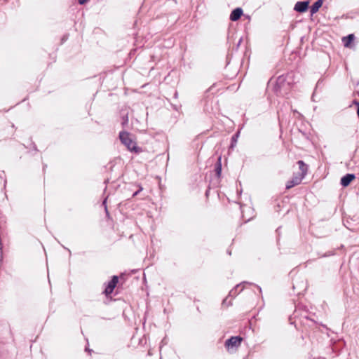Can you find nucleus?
Wrapping results in <instances>:
<instances>
[{
    "label": "nucleus",
    "mask_w": 359,
    "mask_h": 359,
    "mask_svg": "<svg viewBox=\"0 0 359 359\" xmlns=\"http://www.w3.org/2000/svg\"><path fill=\"white\" fill-rule=\"evenodd\" d=\"M247 283L244 282L241 284H238L236 286H235L234 288H233L230 292H229V296L234 297L236 295H238L240 292H241L244 288L243 284H246Z\"/></svg>",
    "instance_id": "7"
},
{
    "label": "nucleus",
    "mask_w": 359,
    "mask_h": 359,
    "mask_svg": "<svg viewBox=\"0 0 359 359\" xmlns=\"http://www.w3.org/2000/svg\"><path fill=\"white\" fill-rule=\"evenodd\" d=\"M353 39H354L353 34H349L348 36L344 37L343 41H344V46L348 47L350 46L351 43L353 41Z\"/></svg>",
    "instance_id": "11"
},
{
    "label": "nucleus",
    "mask_w": 359,
    "mask_h": 359,
    "mask_svg": "<svg viewBox=\"0 0 359 359\" xmlns=\"http://www.w3.org/2000/svg\"><path fill=\"white\" fill-rule=\"evenodd\" d=\"M117 283H118V277L114 276L112 280H111V282L109 283L107 288L105 289V291H104L105 294H111L113 292L114 287H116Z\"/></svg>",
    "instance_id": "6"
},
{
    "label": "nucleus",
    "mask_w": 359,
    "mask_h": 359,
    "mask_svg": "<svg viewBox=\"0 0 359 359\" xmlns=\"http://www.w3.org/2000/svg\"><path fill=\"white\" fill-rule=\"evenodd\" d=\"M303 179L304 178H302V177H300L298 175H294L290 180L287 181L286 184V189H290L293 187L299 184Z\"/></svg>",
    "instance_id": "3"
},
{
    "label": "nucleus",
    "mask_w": 359,
    "mask_h": 359,
    "mask_svg": "<svg viewBox=\"0 0 359 359\" xmlns=\"http://www.w3.org/2000/svg\"><path fill=\"white\" fill-rule=\"evenodd\" d=\"M243 340V338L240 336L231 337L226 341V348L229 351L237 349L240 346Z\"/></svg>",
    "instance_id": "2"
},
{
    "label": "nucleus",
    "mask_w": 359,
    "mask_h": 359,
    "mask_svg": "<svg viewBox=\"0 0 359 359\" xmlns=\"http://www.w3.org/2000/svg\"><path fill=\"white\" fill-rule=\"evenodd\" d=\"M308 6L309 1H298L296 3L294 9L297 12L303 13L307 10Z\"/></svg>",
    "instance_id": "4"
},
{
    "label": "nucleus",
    "mask_w": 359,
    "mask_h": 359,
    "mask_svg": "<svg viewBox=\"0 0 359 359\" xmlns=\"http://www.w3.org/2000/svg\"><path fill=\"white\" fill-rule=\"evenodd\" d=\"M323 3V0H318L316 1L311 8V15H313L314 13H317L319 10V8L322 6Z\"/></svg>",
    "instance_id": "10"
},
{
    "label": "nucleus",
    "mask_w": 359,
    "mask_h": 359,
    "mask_svg": "<svg viewBox=\"0 0 359 359\" xmlns=\"http://www.w3.org/2000/svg\"><path fill=\"white\" fill-rule=\"evenodd\" d=\"M218 161H219V165H218L217 168L216 169V171H217V175L220 176L221 173H222V164H221V156L219 157Z\"/></svg>",
    "instance_id": "13"
},
{
    "label": "nucleus",
    "mask_w": 359,
    "mask_h": 359,
    "mask_svg": "<svg viewBox=\"0 0 359 359\" xmlns=\"http://www.w3.org/2000/svg\"><path fill=\"white\" fill-rule=\"evenodd\" d=\"M120 139L121 142L127 147L130 151L136 150V143L131 138L130 135L128 133H121L120 134Z\"/></svg>",
    "instance_id": "1"
},
{
    "label": "nucleus",
    "mask_w": 359,
    "mask_h": 359,
    "mask_svg": "<svg viewBox=\"0 0 359 359\" xmlns=\"http://www.w3.org/2000/svg\"><path fill=\"white\" fill-rule=\"evenodd\" d=\"M243 15V10L241 8H235L230 15V20L231 21L238 20Z\"/></svg>",
    "instance_id": "8"
},
{
    "label": "nucleus",
    "mask_w": 359,
    "mask_h": 359,
    "mask_svg": "<svg viewBox=\"0 0 359 359\" xmlns=\"http://www.w3.org/2000/svg\"><path fill=\"white\" fill-rule=\"evenodd\" d=\"M239 135V132H238L237 133H236L234 135H233L232 138H231V146H230V148L229 149H232L234 147V144L236 143L237 142V139H238V137Z\"/></svg>",
    "instance_id": "12"
},
{
    "label": "nucleus",
    "mask_w": 359,
    "mask_h": 359,
    "mask_svg": "<svg viewBox=\"0 0 359 359\" xmlns=\"http://www.w3.org/2000/svg\"><path fill=\"white\" fill-rule=\"evenodd\" d=\"M87 1H88V0H79V3L80 4H84Z\"/></svg>",
    "instance_id": "14"
},
{
    "label": "nucleus",
    "mask_w": 359,
    "mask_h": 359,
    "mask_svg": "<svg viewBox=\"0 0 359 359\" xmlns=\"http://www.w3.org/2000/svg\"><path fill=\"white\" fill-rule=\"evenodd\" d=\"M355 178V175L353 174H346L341 179V184L343 187H347L350 184V183Z\"/></svg>",
    "instance_id": "5"
},
{
    "label": "nucleus",
    "mask_w": 359,
    "mask_h": 359,
    "mask_svg": "<svg viewBox=\"0 0 359 359\" xmlns=\"http://www.w3.org/2000/svg\"><path fill=\"white\" fill-rule=\"evenodd\" d=\"M297 164L299 165V168L301 171V172L298 174V175L302 177V178H304L307 173V165L305 164L303 161H299L297 162Z\"/></svg>",
    "instance_id": "9"
}]
</instances>
